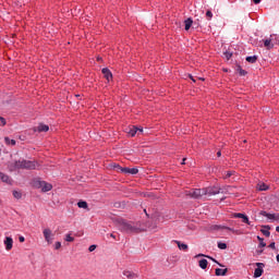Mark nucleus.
<instances>
[{
    "mask_svg": "<svg viewBox=\"0 0 279 279\" xmlns=\"http://www.w3.org/2000/svg\"><path fill=\"white\" fill-rule=\"evenodd\" d=\"M117 227L121 232H126V234H138V232H141V229L134 222L128 221L122 218H119L117 220Z\"/></svg>",
    "mask_w": 279,
    "mask_h": 279,
    "instance_id": "1",
    "label": "nucleus"
},
{
    "mask_svg": "<svg viewBox=\"0 0 279 279\" xmlns=\"http://www.w3.org/2000/svg\"><path fill=\"white\" fill-rule=\"evenodd\" d=\"M225 58H226L227 60H230V58H232V53L229 52V51L225 52Z\"/></svg>",
    "mask_w": 279,
    "mask_h": 279,
    "instance_id": "35",
    "label": "nucleus"
},
{
    "mask_svg": "<svg viewBox=\"0 0 279 279\" xmlns=\"http://www.w3.org/2000/svg\"><path fill=\"white\" fill-rule=\"evenodd\" d=\"M276 232H279V227H276Z\"/></svg>",
    "mask_w": 279,
    "mask_h": 279,
    "instance_id": "47",
    "label": "nucleus"
},
{
    "mask_svg": "<svg viewBox=\"0 0 279 279\" xmlns=\"http://www.w3.org/2000/svg\"><path fill=\"white\" fill-rule=\"evenodd\" d=\"M173 243H175L179 247V250H182L183 252H186L189 250V245L178 241V240H174Z\"/></svg>",
    "mask_w": 279,
    "mask_h": 279,
    "instance_id": "18",
    "label": "nucleus"
},
{
    "mask_svg": "<svg viewBox=\"0 0 279 279\" xmlns=\"http://www.w3.org/2000/svg\"><path fill=\"white\" fill-rule=\"evenodd\" d=\"M77 206H78V208L86 209V208H88V203H86V201H81L77 203Z\"/></svg>",
    "mask_w": 279,
    "mask_h": 279,
    "instance_id": "28",
    "label": "nucleus"
},
{
    "mask_svg": "<svg viewBox=\"0 0 279 279\" xmlns=\"http://www.w3.org/2000/svg\"><path fill=\"white\" fill-rule=\"evenodd\" d=\"M257 189H258V191H267V189H269V186H267V184H265V183H259L257 185Z\"/></svg>",
    "mask_w": 279,
    "mask_h": 279,
    "instance_id": "29",
    "label": "nucleus"
},
{
    "mask_svg": "<svg viewBox=\"0 0 279 279\" xmlns=\"http://www.w3.org/2000/svg\"><path fill=\"white\" fill-rule=\"evenodd\" d=\"M113 169H116L118 173H130L131 175H136V173H138L137 168H123L119 165H114Z\"/></svg>",
    "mask_w": 279,
    "mask_h": 279,
    "instance_id": "3",
    "label": "nucleus"
},
{
    "mask_svg": "<svg viewBox=\"0 0 279 279\" xmlns=\"http://www.w3.org/2000/svg\"><path fill=\"white\" fill-rule=\"evenodd\" d=\"M32 130L33 132H38L40 134L43 132H49V125L39 123L38 126H34Z\"/></svg>",
    "mask_w": 279,
    "mask_h": 279,
    "instance_id": "10",
    "label": "nucleus"
},
{
    "mask_svg": "<svg viewBox=\"0 0 279 279\" xmlns=\"http://www.w3.org/2000/svg\"><path fill=\"white\" fill-rule=\"evenodd\" d=\"M43 234L48 245H51V243H53V232L51 231V229L49 228L44 229Z\"/></svg>",
    "mask_w": 279,
    "mask_h": 279,
    "instance_id": "5",
    "label": "nucleus"
},
{
    "mask_svg": "<svg viewBox=\"0 0 279 279\" xmlns=\"http://www.w3.org/2000/svg\"><path fill=\"white\" fill-rule=\"evenodd\" d=\"M256 60H258V57H256V56L246 57V62H250V64L256 63Z\"/></svg>",
    "mask_w": 279,
    "mask_h": 279,
    "instance_id": "25",
    "label": "nucleus"
},
{
    "mask_svg": "<svg viewBox=\"0 0 279 279\" xmlns=\"http://www.w3.org/2000/svg\"><path fill=\"white\" fill-rule=\"evenodd\" d=\"M240 75H247V72L240 68Z\"/></svg>",
    "mask_w": 279,
    "mask_h": 279,
    "instance_id": "39",
    "label": "nucleus"
},
{
    "mask_svg": "<svg viewBox=\"0 0 279 279\" xmlns=\"http://www.w3.org/2000/svg\"><path fill=\"white\" fill-rule=\"evenodd\" d=\"M143 134V129H138L137 126H131L129 130L130 136H136V134Z\"/></svg>",
    "mask_w": 279,
    "mask_h": 279,
    "instance_id": "14",
    "label": "nucleus"
},
{
    "mask_svg": "<svg viewBox=\"0 0 279 279\" xmlns=\"http://www.w3.org/2000/svg\"><path fill=\"white\" fill-rule=\"evenodd\" d=\"M234 219H242V223H246V226H252V221H250V218L247 215L242 213H235L233 214Z\"/></svg>",
    "mask_w": 279,
    "mask_h": 279,
    "instance_id": "6",
    "label": "nucleus"
},
{
    "mask_svg": "<svg viewBox=\"0 0 279 279\" xmlns=\"http://www.w3.org/2000/svg\"><path fill=\"white\" fill-rule=\"evenodd\" d=\"M51 189H53V185H51V183H48L46 181H44V183H41L43 193H49V191H51Z\"/></svg>",
    "mask_w": 279,
    "mask_h": 279,
    "instance_id": "15",
    "label": "nucleus"
},
{
    "mask_svg": "<svg viewBox=\"0 0 279 279\" xmlns=\"http://www.w3.org/2000/svg\"><path fill=\"white\" fill-rule=\"evenodd\" d=\"M218 247H219V250H227L228 248V244H226L223 242H220V243H218Z\"/></svg>",
    "mask_w": 279,
    "mask_h": 279,
    "instance_id": "32",
    "label": "nucleus"
},
{
    "mask_svg": "<svg viewBox=\"0 0 279 279\" xmlns=\"http://www.w3.org/2000/svg\"><path fill=\"white\" fill-rule=\"evenodd\" d=\"M198 267H201V269H207V267H208V259H201L198 262Z\"/></svg>",
    "mask_w": 279,
    "mask_h": 279,
    "instance_id": "22",
    "label": "nucleus"
},
{
    "mask_svg": "<svg viewBox=\"0 0 279 279\" xmlns=\"http://www.w3.org/2000/svg\"><path fill=\"white\" fill-rule=\"evenodd\" d=\"M263 217H267L270 221H279V214H268L267 211L262 213Z\"/></svg>",
    "mask_w": 279,
    "mask_h": 279,
    "instance_id": "11",
    "label": "nucleus"
},
{
    "mask_svg": "<svg viewBox=\"0 0 279 279\" xmlns=\"http://www.w3.org/2000/svg\"><path fill=\"white\" fill-rule=\"evenodd\" d=\"M19 241H20V243H25V236L21 235V236L19 238Z\"/></svg>",
    "mask_w": 279,
    "mask_h": 279,
    "instance_id": "40",
    "label": "nucleus"
},
{
    "mask_svg": "<svg viewBox=\"0 0 279 279\" xmlns=\"http://www.w3.org/2000/svg\"><path fill=\"white\" fill-rule=\"evenodd\" d=\"M206 17L208 21H210V19H213V12L211 11H207L206 12Z\"/></svg>",
    "mask_w": 279,
    "mask_h": 279,
    "instance_id": "34",
    "label": "nucleus"
},
{
    "mask_svg": "<svg viewBox=\"0 0 279 279\" xmlns=\"http://www.w3.org/2000/svg\"><path fill=\"white\" fill-rule=\"evenodd\" d=\"M253 3H255L256 5H258V3H260V0H252Z\"/></svg>",
    "mask_w": 279,
    "mask_h": 279,
    "instance_id": "43",
    "label": "nucleus"
},
{
    "mask_svg": "<svg viewBox=\"0 0 279 279\" xmlns=\"http://www.w3.org/2000/svg\"><path fill=\"white\" fill-rule=\"evenodd\" d=\"M4 143L5 145H9V147H14V145H16V141L10 140V137H4Z\"/></svg>",
    "mask_w": 279,
    "mask_h": 279,
    "instance_id": "21",
    "label": "nucleus"
},
{
    "mask_svg": "<svg viewBox=\"0 0 279 279\" xmlns=\"http://www.w3.org/2000/svg\"><path fill=\"white\" fill-rule=\"evenodd\" d=\"M186 195L193 199H199V197H204V195H206V192L204 189H194L186 192Z\"/></svg>",
    "mask_w": 279,
    "mask_h": 279,
    "instance_id": "4",
    "label": "nucleus"
},
{
    "mask_svg": "<svg viewBox=\"0 0 279 279\" xmlns=\"http://www.w3.org/2000/svg\"><path fill=\"white\" fill-rule=\"evenodd\" d=\"M0 180L5 184H12V179H10V177L3 172H0Z\"/></svg>",
    "mask_w": 279,
    "mask_h": 279,
    "instance_id": "16",
    "label": "nucleus"
},
{
    "mask_svg": "<svg viewBox=\"0 0 279 279\" xmlns=\"http://www.w3.org/2000/svg\"><path fill=\"white\" fill-rule=\"evenodd\" d=\"M214 230H229V232H233V234H241V231L234 230L230 227H226V226H215Z\"/></svg>",
    "mask_w": 279,
    "mask_h": 279,
    "instance_id": "12",
    "label": "nucleus"
},
{
    "mask_svg": "<svg viewBox=\"0 0 279 279\" xmlns=\"http://www.w3.org/2000/svg\"><path fill=\"white\" fill-rule=\"evenodd\" d=\"M10 171H16L17 169H36V162L29 160H17L9 163Z\"/></svg>",
    "mask_w": 279,
    "mask_h": 279,
    "instance_id": "2",
    "label": "nucleus"
},
{
    "mask_svg": "<svg viewBox=\"0 0 279 279\" xmlns=\"http://www.w3.org/2000/svg\"><path fill=\"white\" fill-rule=\"evenodd\" d=\"M259 245H260V247H265L267 244H266L264 241H262V242L259 243Z\"/></svg>",
    "mask_w": 279,
    "mask_h": 279,
    "instance_id": "42",
    "label": "nucleus"
},
{
    "mask_svg": "<svg viewBox=\"0 0 279 279\" xmlns=\"http://www.w3.org/2000/svg\"><path fill=\"white\" fill-rule=\"evenodd\" d=\"M234 175V171H227L222 174L223 180H228V178H232Z\"/></svg>",
    "mask_w": 279,
    "mask_h": 279,
    "instance_id": "26",
    "label": "nucleus"
},
{
    "mask_svg": "<svg viewBox=\"0 0 279 279\" xmlns=\"http://www.w3.org/2000/svg\"><path fill=\"white\" fill-rule=\"evenodd\" d=\"M195 258H209L210 260H215L213 257L208 256V255H205V254H198L195 256Z\"/></svg>",
    "mask_w": 279,
    "mask_h": 279,
    "instance_id": "30",
    "label": "nucleus"
},
{
    "mask_svg": "<svg viewBox=\"0 0 279 279\" xmlns=\"http://www.w3.org/2000/svg\"><path fill=\"white\" fill-rule=\"evenodd\" d=\"M264 47H266V49H272L274 44H271V39H265L264 40Z\"/></svg>",
    "mask_w": 279,
    "mask_h": 279,
    "instance_id": "24",
    "label": "nucleus"
},
{
    "mask_svg": "<svg viewBox=\"0 0 279 279\" xmlns=\"http://www.w3.org/2000/svg\"><path fill=\"white\" fill-rule=\"evenodd\" d=\"M217 156H218V158L221 157V151L220 150L217 153Z\"/></svg>",
    "mask_w": 279,
    "mask_h": 279,
    "instance_id": "46",
    "label": "nucleus"
},
{
    "mask_svg": "<svg viewBox=\"0 0 279 279\" xmlns=\"http://www.w3.org/2000/svg\"><path fill=\"white\" fill-rule=\"evenodd\" d=\"M102 75L107 78V82H110V80H112V72H110L108 68L102 69Z\"/></svg>",
    "mask_w": 279,
    "mask_h": 279,
    "instance_id": "17",
    "label": "nucleus"
},
{
    "mask_svg": "<svg viewBox=\"0 0 279 279\" xmlns=\"http://www.w3.org/2000/svg\"><path fill=\"white\" fill-rule=\"evenodd\" d=\"M43 183H44V181H40V180H38V179H35V180L33 181V186H35V189H43Z\"/></svg>",
    "mask_w": 279,
    "mask_h": 279,
    "instance_id": "23",
    "label": "nucleus"
},
{
    "mask_svg": "<svg viewBox=\"0 0 279 279\" xmlns=\"http://www.w3.org/2000/svg\"><path fill=\"white\" fill-rule=\"evenodd\" d=\"M255 265L257 268L254 270V278H260V276H263V274L265 272V264L256 263Z\"/></svg>",
    "mask_w": 279,
    "mask_h": 279,
    "instance_id": "7",
    "label": "nucleus"
},
{
    "mask_svg": "<svg viewBox=\"0 0 279 279\" xmlns=\"http://www.w3.org/2000/svg\"><path fill=\"white\" fill-rule=\"evenodd\" d=\"M89 252H95V250H97V245L93 244L89 246Z\"/></svg>",
    "mask_w": 279,
    "mask_h": 279,
    "instance_id": "37",
    "label": "nucleus"
},
{
    "mask_svg": "<svg viewBox=\"0 0 279 279\" xmlns=\"http://www.w3.org/2000/svg\"><path fill=\"white\" fill-rule=\"evenodd\" d=\"M123 276L128 279H136L138 278V275L131 270H123Z\"/></svg>",
    "mask_w": 279,
    "mask_h": 279,
    "instance_id": "13",
    "label": "nucleus"
},
{
    "mask_svg": "<svg viewBox=\"0 0 279 279\" xmlns=\"http://www.w3.org/2000/svg\"><path fill=\"white\" fill-rule=\"evenodd\" d=\"M65 241H66L68 243H73V241H75V238L71 236V234H66V235H65Z\"/></svg>",
    "mask_w": 279,
    "mask_h": 279,
    "instance_id": "31",
    "label": "nucleus"
},
{
    "mask_svg": "<svg viewBox=\"0 0 279 279\" xmlns=\"http://www.w3.org/2000/svg\"><path fill=\"white\" fill-rule=\"evenodd\" d=\"M268 247H270L271 250H276V243L275 242L270 243Z\"/></svg>",
    "mask_w": 279,
    "mask_h": 279,
    "instance_id": "41",
    "label": "nucleus"
},
{
    "mask_svg": "<svg viewBox=\"0 0 279 279\" xmlns=\"http://www.w3.org/2000/svg\"><path fill=\"white\" fill-rule=\"evenodd\" d=\"M277 263H279V254L277 255Z\"/></svg>",
    "mask_w": 279,
    "mask_h": 279,
    "instance_id": "48",
    "label": "nucleus"
},
{
    "mask_svg": "<svg viewBox=\"0 0 279 279\" xmlns=\"http://www.w3.org/2000/svg\"><path fill=\"white\" fill-rule=\"evenodd\" d=\"M184 25H185V32H189L193 25V20L192 19L185 20Z\"/></svg>",
    "mask_w": 279,
    "mask_h": 279,
    "instance_id": "20",
    "label": "nucleus"
},
{
    "mask_svg": "<svg viewBox=\"0 0 279 279\" xmlns=\"http://www.w3.org/2000/svg\"><path fill=\"white\" fill-rule=\"evenodd\" d=\"M257 240H258L259 242H263V241H264V239L260 238V236H257Z\"/></svg>",
    "mask_w": 279,
    "mask_h": 279,
    "instance_id": "45",
    "label": "nucleus"
},
{
    "mask_svg": "<svg viewBox=\"0 0 279 279\" xmlns=\"http://www.w3.org/2000/svg\"><path fill=\"white\" fill-rule=\"evenodd\" d=\"M262 234H264V236H270L271 232H269V230H265V229H262L260 230Z\"/></svg>",
    "mask_w": 279,
    "mask_h": 279,
    "instance_id": "33",
    "label": "nucleus"
},
{
    "mask_svg": "<svg viewBox=\"0 0 279 279\" xmlns=\"http://www.w3.org/2000/svg\"><path fill=\"white\" fill-rule=\"evenodd\" d=\"M13 197H14L15 199H21V197H23V193H21V191L14 190V191H13Z\"/></svg>",
    "mask_w": 279,
    "mask_h": 279,
    "instance_id": "27",
    "label": "nucleus"
},
{
    "mask_svg": "<svg viewBox=\"0 0 279 279\" xmlns=\"http://www.w3.org/2000/svg\"><path fill=\"white\" fill-rule=\"evenodd\" d=\"M3 243L7 252L12 251V247H14V240L12 236H5Z\"/></svg>",
    "mask_w": 279,
    "mask_h": 279,
    "instance_id": "9",
    "label": "nucleus"
},
{
    "mask_svg": "<svg viewBox=\"0 0 279 279\" xmlns=\"http://www.w3.org/2000/svg\"><path fill=\"white\" fill-rule=\"evenodd\" d=\"M215 274L216 276H226L228 274V268L226 269L216 268Z\"/></svg>",
    "mask_w": 279,
    "mask_h": 279,
    "instance_id": "19",
    "label": "nucleus"
},
{
    "mask_svg": "<svg viewBox=\"0 0 279 279\" xmlns=\"http://www.w3.org/2000/svg\"><path fill=\"white\" fill-rule=\"evenodd\" d=\"M205 195H219L221 193V189L217 186L204 187Z\"/></svg>",
    "mask_w": 279,
    "mask_h": 279,
    "instance_id": "8",
    "label": "nucleus"
},
{
    "mask_svg": "<svg viewBox=\"0 0 279 279\" xmlns=\"http://www.w3.org/2000/svg\"><path fill=\"white\" fill-rule=\"evenodd\" d=\"M0 123H1L2 126L5 125L7 121L4 120L3 117H0Z\"/></svg>",
    "mask_w": 279,
    "mask_h": 279,
    "instance_id": "38",
    "label": "nucleus"
},
{
    "mask_svg": "<svg viewBox=\"0 0 279 279\" xmlns=\"http://www.w3.org/2000/svg\"><path fill=\"white\" fill-rule=\"evenodd\" d=\"M60 247H62V243L61 242H56L54 243V250H60Z\"/></svg>",
    "mask_w": 279,
    "mask_h": 279,
    "instance_id": "36",
    "label": "nucleus"
},
{
    "mask_svg": "<svg viewBox=\"0 0 279 279\" xmlns=\"http://www.w3.org/2000/svg\"><path fill=\"white\" fill-rule=\"evenodd\" d=\"M111 239H117V235H114V233L110 234Z\"/></svg>",
    "mask_w": 279,
    "mask_h": 279,
    "instance_id": "44",
    "label": "nucleus"
},
{
    "mask_svg": "<svg viewBox=\"0 0 279 279\" xmlns=\"http://www.w3.org/2000/svg\"><path fill=\"white\" fill-rule=\"evenodd\" d=\"M185 160H186V158H184V159H183V162H182V165H184V161H185Z\"/></svg>",
    "mask_w": 279,
    "mask_h": 279,
    "instance_id": "49",
    "label": "nucleus"
}]
</instances>
